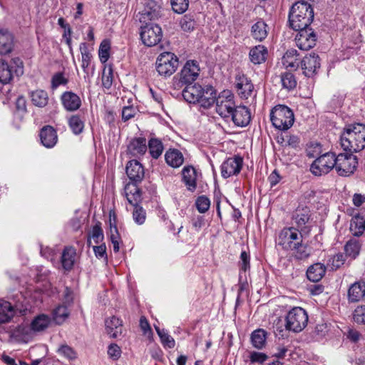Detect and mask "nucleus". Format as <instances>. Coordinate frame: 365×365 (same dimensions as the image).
<instances>
[{"mask_svg": "<svg viewBox=\"0 0 365 365\" xmlns=\"http://www.w3.org/2000/svg\"><path fill=\"white\" fill-rule=\"evenodd\" d=\"M135 114V109L133 106L124 107L122 111V118L124 121L133 118Z\"/></svg>", "mask_w": 365, "mask_h": 365, "instance_id": "338daca9", "label": "nucleus"}, {"mask_svg": "<svg viewBox=\"0 0 365 365\" xmlns=\"http://www.w3.org/2000/svg\"><path fill=\"white\" fill-rule=\"evenodd\" d=\"M183 182L190 191H194L196 188L197 173L192 166L185 167L182 171Z\"/></svg>", "mask_w": 365, "mask_h": 365, "instance_id": "bb28decb", "label": "nucleus"}, {"mask_svg": "<svg viewBox=\"0 0 365 365\" xmlns=\"http://www.w3.org/2000/svg\"><path fill=\"white\" fill-rule=\"evenodd\" d=\"M250 257L246 251H242L240 255V261L239 262L240 271L247 272L250 268Z\"/></svg>", "mask_w": 365, "mask_h": 365, "instance_id": "052dcab7", "label": "nucleus"}, {"mask_svg": "<svg viewBox=\"0 0 365 365\" xmlns=\"http://www.w3.org/2000/svg\"><path fill=\"white\" fill-rule=\"evenodd\" d=\"M216 112L222 118L230 117L235 107L234 96L229 91H222L216 98Z\"/></svg>", "mask_w": 365, "mask_h": 365, "instance_id": "9d476101", "label": "nucleus"}, {"mask_svg": "<svg viewBox=\"0 0 365 365\" xmlns=\"http://www.w3.org/2000/svg\"><path fill=\"white\" fill-rule=\"evenodd\" d=\"M148 147L151 156L155 159L158 158L163 150L161 141L156 138H152L149 140Z\"/></svg>", "mask_w": 365, "mask_h": 365, "instance_id": "a18cd8bd", "label": "nucleus"}, {"mask_svg": "<svg viewBox=\"0 0 365 365\" xmlns=\"http://www.w3.org/2000/svg\"><path fill=\"white\" fill-rule=\"evenodd\" d=\"M300 64L303 74L308 78L313 77L317 74L321 66L319 56L314 53H312L304 56Z\"/></svg>", "mask_w": 365, "mask_h": 365, "instance_id": "ddd939ff", "label": "nucleus"}, {"mask_svg": "<svg viewBox=\"0 0 365 365\" xmlns=\"http://www.w3.org/2000/svg\"><path fill=\"white\" fill-rule=\"evenodd\" d=\"M165 158L166 163L173 168L180 167L184 161L182 153L177 149H170L167 151L165 155Z\"/></svg>", "mask_w": 365, "mask_h": 365, "instance_id": "473e14b6", "label": "nucleus"}, {"mask_svg": "<svg viewBox=\"0 0 365 365\" xmlns=\"http://www.w3.org/2000/svg\"><path fill=\"white\" fill-rule=\"evenodd\" d=\"M296 35L295 41L297 47L304 51L312 48L316 45L317 36L312 29H299Z\"/></svg>", "mask_w": 365, "mask_h": 365, "instance_id": "f8f14e48", "label": "nucleus"}, {"mask_svg": "<svg viewBox=\"0 0 365 365\" xmlns=\"http://www.w3.org/2000/svg\"><path fill=\"white\" fill-rule=\"evenodd\" d=\"M120 348L115 344H112L108 346V354L113 360L118 359L120 356Z\"/></svg>", "mask_w": 365, "mask_h": 365, "instance_id": "69168bd1", "label": "nucleus"}, {"mask_svg": "<svg viewBox=\"0 0 365 365\" xmlns=\"http://www.w3.org/2000/svg\"><path fill=\"white\" fill-rule=\"evenodd\" d=\"M180 26L184 31L190 32L194 30L196 23L194 19L190 16L185 15L180 20Z\"/></svg>", "mask_w": 365, "mask_h": 365, "instance_id": "603ef678", "label": "nucleus"}, {"mask_svg": "<svg viewBox=\"0 0 365 365\" xmlns=\"http://www.w3.org/2000/svg\"><path fill=\"white\" fill-rule=\"evenodd\" d=\"M109 50H110V45L108 42L103 41L101 45L99 48V58L100 60L105 63L108 61L109 58Z\"/></svg>", "mask_w": 365, "mask_h": 365, "instance_id": "4d7b16f0", "label": "nucleus"}, {"mask_svg": "<svg viewBox=\"0 0 365 365\" xmlns=\"http://www.w3.org/2000/svg\"><path fill=\"white\" fill-rule=\"evenodd\" d=\"M341 148L351 153L359 152L365 148V125L355 123L344 128L341 137Z\"/></svg>", "mask_w": 365, "mask_h": 365, "instance_id": "f03ea898", "label": "nucleus"}, {"mask_svg": "<svg viewBox=\"0 0 365 365\" xmlns=\"http://www.w3.org/2000/svg\"><path fill=\"white\" fill-rule=\"evenodd\" d=\"M32 103L37 107L43 108L48 102V93L43 90H36L30 94Z\"/></svg>", "mask_w": 365, "mask_h": 365, "instance_id": "c9c22d12", "label": "nucleus"}, {"mask_svg": "<svg viewBox=\"0 0 365 365\" xmlns=\"http://www.w3.org/2000/svg\"><path fill=\"white\" fill-rule=\"evenodd\" d=\"M140 38L143 43L149 47L157 45L162 38V29L153 24H147L141 27Z\"/></svg>", "mask_w": 365, "mask_h": 365, "instance_id": "9b49d317", "label": "nucleus"}, {"mask_svg": "<svg viewBox=\"0 0 365 365\" xmlns=\"http://www.w3.org/2000/svg\"><path fill=\"white\" fill-rule=\"evenodd\" d=\"M326 267L322 263H315L311 265L307 271V278L312 282H319L324 275Z\"/></svg>", "mask_w": 365, "mask_h": 365, "instance_id": "2f4dec72", "label": "nucleus"}, {"mask_svg": "<svg viewBox=\"0 0 365 365\" xmlns=\"http://www.w3.org/2000/svg\"><path fill=\"white\" fill-rule=\"evenodd\" d=\"M76 256V249L73 247L64 248L61 255V264L63 268L66 271L73 269Z\"/></svg>", "mask_w": 365, "mask_h": 365, "instance_id": "a878e982", "label": "nucleus"}, {"mask_svg": "<svg viewBox=\"0 0 365 365\" xmlns=\"http://www.w3.org/2000/svg\"><path fill=\"white\" fill-rule=\"evenodd\" d=\"M128 150L133 156L143 155L147 151L146 139L145 138L133 139L128 146Z\"/></svg>", "mask_w": 365, "mask_h": 365, "instance_id": "393cba45", "label": "nucleus"}, {"mask_svg": "<svg viewBox=\"0 0 365 365\" xmlns=\"http://www.w3.org/2000/svg\"><path fill=\"white\" fill-rule=\"evenodd\" d=\"M58 351L61 355L65 356L66 358L70 360L74 359L76 357V354L74 351V350L68 345L61 346L58 349Z\"/></svg>", "mask_w": 365, "mask_h": 365, "instance_id": "680f3d73", "label": "nucleus"}, {"mask_svg": "<svg viewBox=\"0 0 365 365\" xmlns=\"http://www.w3.org/2000/svg\"><path fill=\"white\" fill-rule=\"evenodd\" d=\"M243 160L240 156L235 155L225 160L221 165V174L224 178H230L240 173Z\"/></svg>", "mask_w": 365, "mask_h": 365, "instance_id": "4468645a", "label": "nucleus"}, {"mask_svg": "<svg viewBox=\"0 0 365 365\" xmlns=\"http://www.w3.org/2000/svg\"><path fill=\"white\" fill-rule=\"evenodd\" d=\"M314 20V10L310 4L299 1L293 4L289 14V22L294 30L307 29Z\"/></svg>", "mask_w": 365, "mask_h": 365, "instance_id": "7ed1b4c3", "label": "nucleus"}, {"mask_svg": "<svg viewBox=\"0 0 365 365\" xmlns=\"http://www.w3.org/2000/svg\"><path fill=\"white\" fill-rule=\"evenodd\" d=\"M124 190L128 202L131 205L137 203L140 198V190L137 187L136 183L127 184Z\"/></svg>", "mask_w": 365, "mask_h": 365, "instance_id": "4c0bfd02", "label": "nucleus"}, {"mask_svg": "<svg viewBox=\"0 0 365 365\" xmlns=\"http://www.w3.org/2000/svg\"><path fill=\"white\" fill-rule=\"evenodd\" d=\"M321 153V145L318 143H311L307 148V155L309 158H314Z\"/></svg>", "mask_w": 365, "mask_h": 365, "instance_id": "0e129e2a", "label": "nucleus"}, {"mask_svg": "<svg viewBox=\"0 0 365 365\" xmlns=\"http://www.w3.org/2000/svg\"><path fill=\"white\" fill-rule=\"evenodd\" d=\"M105 324L106 332L110 337L116 339L122 335L123 324L120 319L115 317H112L106 320Z\"/></svg>", "mask_w": 365, "mask_h": 365, "instance_id": "412c9836", "label": "nucleus"}, {"mask_svg": "<svg viewBox=\"0 0 365 365\" xmlns=\"http://www.w3.org/2000/svg\"><path fill=\"white\" fill-rule=\"evenodd\" d=\"M365 296V281L361 280L352 284L348 289V299L349 302H359Z\"/></svg>", "mask_w": 365, "mask_h": 365, "instance_id": "5701e85b", "label": "nucleus"}, {"mask_svg": "<svg viewBox=\"0 0 365 365\" xmlns=\"http://www.w3.org/2000/svg\"><path fill=\"white\" fill-rule=\"evenodd\" d=\"M267 25L262 20L257 21L251 28V36L257 41H262L267 36Z\"/></svg>", "mask_w": 365, "mask_h": 365, "instance_id": "7c9ffc66", "label": "nucleus"}, {"mask_svg": "<svg viewBox=\"0 0 365 365\" xmlns=\"http://www.w3.org/2000/svg\"><path fill=\"white\" fill-rule=\"evenodd\" d=\"M173 10L178 14L184 13L188 8V0H170Z\"/></svg>", "mask_w": 365, "mask_h": 365, "instance_id": "864d4df0", "label": "nucleus"}, {"mask_svg": "<svg viewBox=\"0 0 365 365\" xmlns=\"http://www.w3.org/2000/svg\"><path fill=\"white\" fill-rule=\"evenodd\" d=\"M182 89V96L183 98L190 103H197L200 99V93L202 92V87L199 84H187Z\"/></svg>", "mask_w": 365, "mask_h": 365, "instance_id": "aec40b11", "label": "nucleus"}, {"mask_svg": "<svg viewBox=\"0 0 365 365\" xmlns=\"http://www.w3.org/2000/svg\"><path fill=\"white\" fill-rule=\"evenodd\" d=\"M267 334V331L262 329L255 330L251 334V342L253 346L257 349H262L264 347Z\"/></svg>", "mask_w": 365, "mask_h": 365, "instance_id": "e433bc0d", "label": "nucleus"}, {"mask_svg": "<svg viewBox=\"0 0 365 365\" xmlns=\"http://www.w3.org/2000/svg\"><path fill=\"white\" fill-rule=\"evenodd\" d=\"M358 159L351 153H339L336 156L335 170L340 176H349L356 169Z\"/></svg>", "mask_w": 365, "mask_h": 365, "instance_id": "1a4fd4ad", "label": "nucleus"}, {"mask_svg": "<svg viewBox=\"0 0 365 365\" xmlns=\"http://www.w3.org/2000/svg\"><path fill=\"white\" fill-rule=\"evenodd\" d=\"M353 319L358 324H365V305L358 306L354 309Z\"/></svg>", "mask_w": 365, "mask_h": 365, "instance_id": "6e6d98bb", "label": "nucleus"}, {"mask_svg": "<svg viewBox=\"0 0 365 365\" xmlns=\"http://www.w3.org/2000/svg\"><path fill=\"white\" fill-rule=\"evenodd\" d=\"M310 210L306 206H299L293 213L292 220L300 227L304 226L309 220Z\"/></svg>", "mask_w": 365, "mask_h": 365, "instance_id": "c756f323", "label": "nucleus"}, {"mask_svg": "<svg viewBox=\"0 0 365 365\" xmlns=\"http://www.w3.org/2000/svg\"><path fill=\"white\" fill-rule=\"evenodd\" d=\"M14 47V36L7 29H0V54L9 53Z\"/></svg>", "mask_w": 365, "mask_h": 365, "instance_id": "4be33fe9", "label": "nucleus"}, {"mask_svg": "<svg viewBox=\"0 0 365 365\" xmlns=\"http://www.w3.org/2000/svg\"><path fill=\"white\" fill-rule=\"evenodd\" d=\"M50 323V318L45 314L36 317L31 323V327L34 331H43L48 327Z\"/></svg>", "mask_w": 365, "mask_h": 365, "instance_id": "79ce46f5", "label": "nucleus"}, {"mask_svg": "<svg viewBox=\"0 0 365 365\" xmlns=\"http://www.w3.org/2000/svg\"><path fill=\"white\" fill-rule=\"evenodd\" d=\"M282 87L287 90L294 89L297 86V81L293 73L284 72L280 76Z\"/></svg>", "mask_w": 365, "mask_h": 365, "instance_id": "c03bdc74", "label": "nucleus"}, {"mask_svg": "<svg viewBox=\"0 0 365 365\" xmlns=\"http://www.w3.org/2000/svg\"><path fill=\"white\" fill-rule=\"evenodd\" d=\"M113 81V71L111 66H105L102 73V85L106 88H111Z\"/></svg>", "mask_w": 365, "mask_h": 365, "instance_id": "de8ad7c7", "label": "nucleus"}, {"mask_svg": "<svg viewBox=\"0 0 365 365\" xmlns=\"http://www.w3.org/2000/svg\"><path fill=\"white\" fill-rule=\"evenodd\" d=\"M195 206L199 212L205 213L210 207V200L205 195L199 196L196 199Z\"/></svg>", "mask_w": 365, "mask_h": 365, "instance_id": "3c124183", "label": "nucleus"}, {"mask_svg": "<svg viewBox=\"0 0 365 365\" xmlns=\"http://www.w3.org/2000/svg\"><path fill=\"white\" fill-rule=\"evenodd\" d=\"M331 269H337L341 267L345 262V257L342 253L336 254L333 256L331 259L330 260Z\"/></svg>", "mask_w": 365, "mask_h": 365, "instance_id": "e2e57ef3", "label": "nucleus"}, {"mask_svg": "<svg viewBox=\"0 0 365 365\" xmlns=\"http://www.w3.org/2000/svg\"><path fill=\"white\" fill-rule=\"evenodd\" d=\"M200 68L195 61H187L179 75L175 76L173 84L175 89H181L185 85L193 83L199 76Z\"/></svg>", "mask_w": 365, "mask_h": 365, "instance_id": "39448f33", "label": "nucleus"}, {"mask_svg": "<svg viewBox=\"0 0 365 365\" xmlns=\"http://www.w3.org/2000/svg\"><path fill=\"white\" fill-rule=\"evenodd\" d=\"M297 51L294 49L288 50L282 57V64L286 68L297 69L299 66L297 62Z\"/></svg>", "mask_w": 365, "mask_h": 365, "instance_id": "58836bf2", "label": "nucleus"}, {"mask_svg": "<svg viewBox=\"0 0 365 365\" xmlns=\"http://www.w3.org/2000/svg\"><path fill=\"white\" fill-rule=\"evenodd\" d=\"M157 334L160 338L162 344L168 348H173L175 342L174 339L170 336L164 329H160L158 327H155Z\"/></svg>", "mask_w": 365, "mask_h": 365, "instance_id": "09e8293b", "label": "nucleus"}, {"mask_svg": "<svg viewBox=\"0 0 365 365\" xmlns=\"http://www.w3.org/2000/svg\"><path fill=\"white\" fill-rule=\"evenodd\" d=\"M350 231L354 236H361L365 231V219L359 215L354 216L351 220Z\"/></svg>", "mask_w": 365, "mask_h": 365, "instance_id": "f704fd0d", "label": "nucleus"}, {"mask_svg": "<svg viewBox=\"0 0 365 365\" xmlns=\"http://www.w3.org/2000/svg\"><path fill=\"white\" fill-rule=\"evenodd\" d=\"M125 171L129 179L135 183L140 182L145 175L143 165L136 160L128 163Z\"/></svg>", "mask_w": 365, "mask_h": 365, "instance_id": "dca6fc26", "label": "nucleus"}, {"mask_svg": "<svg viewBox=\"0 0 365 365\" xmlns=\"http://www.w3.org/2000/svg\"><path fill=\"white\" fill-rule=\"evenodd\" d=\"M69 312L66 306H58L53 311V318L57 324H61L68 317Z\"/></svg>", "mask_w": 365, "mask_h": 365, "instance_id": "37998d69", "label": "nucleus"}, {"mask_svg": "<svg viewBox=\"0 0 365 365\" xmlns=\"http://www.w3.org/2000/svg\"><path fill=\"white\" fill-rule=\"evenodd\" d=\"M68 81V79L64 77L62 73H56L52 77L51 87L55 89L61 85L67 84Z\"/></svg>", "mask_w": 365, "mask_h": 365, "instance_id": "13d9d810", "label": "nucleus"}, {"mask_svg": "<svg viewBox=\"0 0 365 365\" xmlns=\"http://www.w3.org/2000/svg\"><path fill=\"white\" fill-rule=\"evenodd\" d=\"M235 85L241 98L247 99L253 93L254 86L251 80L243 73L236 76Z\"/></svg>", "mask_w": 365, "mask_h": 365, "instance_id": "2eb2a0df", "label": "nucleus"}, {"mask_svg": "<svg viewBox=\"0 0 365 365\" xmlns=\"http://www.w3.org/2000/svg\"><path fill=\"white\" fill-rule=\"evenodd\" d=\"M140 327L144 335H149L152 334L150 326L145 317H141L140 319Z\"/></svg>", "mask_w": 365, "mask_h": 365, "instance_id": "774afa93", "label": "nucleus"}, {"mask_svg": "<svg viewBox=\"0 0 365 365\" xmlns=\"http://www.w3.org/2000/svg\"><path fill=\"white\" fill-rule=\"evenodd\" d=\"M230 116L234 123L241 127L248 125L251 120L250 110L246 106H235Z\"/></svg>", "mask_w": 365, "mask_h": 365, "instance_id": "f3484780", "label": "nucleus"}, {"mask_svg": "<svg viewBox=\"0 0 365 365\" xmlns=\"http://www.w3.org/2000/svg\"><path fill=\"white\" fill-rule=\"evenodd\" d=\"M15 314L11 304L7 301L0 300V324L9 322Z\"/></svg>", "mask_w": 365, "mask_h": 365, "instance_id": "c85d7f7f", "label": "nucleus"}, {"mask_svg": "<svg viewBox=\"0 0 365 365\" xmlns=\"http://www.w3.org/2000/svg\"><path fill=\"white\" fill-rule=\"evenodd\" d=\"M336 156L335 153L331 152L320 155L312 163L311 173L316 176L329 173L336 167Z\"/></svg>", "mask_w": 365, "mask_h": 365, "instance_id": "6e6552de", "label": "nucleus"}, {"mask_svg": "<svg viewBox=\"0 0 365 365\" xmlns=\"http://www.w3.org/2000/svg\"><path fill=\"white\" fill-rule=\"evenodd\" d=\"M156 71L161 76L168 77L177 70L179 61L178 56L171 52L160 53L156 60Z\"/></svg>", "mask_w": 365, "mask_h": 365, "instance_id": "423d86ee", "label": "nucleus"}, {"mask_svg": "<svg viewBox=\"0 0 365 365\" xmlns=\"http://www.w3.org/2000/svg\"><path fill=\"white\" fill-rule=\"evenodd\" d=\"M270 119L277 129L287 130L292 126L294 115L293 111L287 106L278 105L271 110Z\"/></svg>", "mask_w": 365, "mask_h": 365, "instance_id": "20e7f679", "label": "nucleus"}, {"mask_svg": "<svg viewBox=\"0 0 365 365\" xmlns=\"http://www.w3.org/2000/svg\"><path fill=\"white\" fill-rule=\"evenodd\" d=\"M303 236L294 227L284 228L279 234L277 245L284 250L293 251V255L298 259H304L309 256L306 245L302 243Z\"/></svg>", "mask_w": 365, "mask_h": 365, "instance_id": "f257e3e1", "label": "nucleus"}, {"mask_svg": "<svg viewBox=\"0 0 365 365\" xmlns=\"http://www.w3.org/2000/svg\"><path fill=\"white\" fill-rule=\"evenodd\" d=\"M80 51L82 56L81 67L85 73H87V68L90 64L91 54L89 53L86 43L80 44Z\"/></svg>", "mask_w": 365, "mask_h": 365, "instance_id": "8fccbe9b", "label": "nucleus"}, {"mask_svg": "<svg viewBox=\"0 0 365 365\" xmlns=\"http://www.w3.org/2000/svg\"><path fill=\"white\" fill-rule=\"evenodd\" d=\"M267 49L262 45H258L250 51L249 56L251 62L254 64H260L267 59Z\"/></svg>", "mask_w": 365, "mask_h": 365, "instance_id": "cd10ccee", "label": "nucleus"}, {"mask_svg": "<svg viewBox=\"0 0 365 365\" xmlns=\"http://www.w3.org/2000/svg\"><path fill=\"white\" fill-rule=\"evenodd\" d=\"M147 6L148 8H145L141 12V17L140 19V21L146 20H152L155 19L158 16L157 13V5L153 1H148Z\"/></svg>", "mask_w": 365, "mask_h": 365, "instance_id": "a19ab883", "label": "nucleus"}, {"mask_svg": "<svg viewBox=\"0 0 365 365\" xmlns=\"http://www.w3.org/2000/svg\"><path fill=\"white\" fill-rule=\"evenodd\" d=\"M307 312L301 307H294L287 314L285 327L289 331L297 333L307 327Z\"/></svg>", "mask_w": 365, "mask_h": 365, "instance_id": "0eeeda50", "label": "nucleus"}, {"mask_svg": "<svg viewBox=\"0 0 365 365\" xmlns=\"http://www.w3.org/2000/svg\"><path fill=\"white\" fill-rule=\"evenodd\" d=\"M90 237L93 239L95 244H98L103 240V233L100 225L97 224L93 227Z\"/></svg>", "mask_w": 365, "mask_h": 365, "instance_id": "bf43d9fd", "label": "nucleus"}, {"mask_svg": "<svg viewBox=\"0 0 365 365\" xmlns=\"http://www.w3.org/2000/svg\"><path fill=\"white\" fill-rule=\"evenodd\" d=\"M39 137L43 146L53 148L58 141V135L55 129L51 125L43 126L40 131Z\"/></svg>", "mask_w": 365, "mask_h": 365, "instance_id": "6ab92c4d", "label": "nucleus"}, {"mask_svg": "<svg viewBox=\"0 0 365 365\" xmlns=\"http://www.w3.org/2000/svg\"><path fill=\"white\" fill-rule=\"evenodd\" d=\"M134 221L138 224L142 225L145 222L146 218L145 210L140 206H135L133 212Z\"/></svg>", "mask_w": 365, "mask_h": 365, "instance_id": "5fc2aeb1", "label": "nucleus"}, {"mask_svg": "<svg viewBox=\"0 0 365 365\" xmlns=\"http://www.w3.org/2000/svg\"><path fill=\"white\" fill-rule=\"evenodd\" d=\"M68 125L76 135L81 133L84 128V123L78 115H73L69 118Z\"/></svg>", "mask_w": 365, "mask_h": 365, "instance_id": "49530a36", "label": "nucleus"}, {"mask_svg": "<svg viewBox=\"0 0 365 365\" xmlns=\"http://www.w3.org/2000/svg\"><path fill=\"white\" fill-rule=\"evenodd\" d=\"M12 66L9 65L4 60H0V82L8 83L13 77Z\"/></svg>", "mask_w": 365, "mask_h": 365, "instance_id": "ea45409f", "label": "nucleus"}, {"mask_svg": "<svg viewBox=\"0 0 365 365\" xmlns=\"http://www.w3.org/2000/svg\"><path fill=\"white\" fill-rule=\"evenodd\" d=\"M361 242L359 239H350L344 246L346 255L351 259L356 258L361 251Z\"/></svg>", "mask_w": 365, "mask_h": 365, "instance_id": "72a5a7b5", "label": "nucleus"}, {"mask_svg": "<svg viewBox=\"0 0 365 365\" xmlns=\"http://www.w3.org/2000/svg\"><path fill=\"white\" fill-rule=\"evenodd\" d=\"M61 100L64 108L68 111H76L81 106L80 97L72 91H66L62 93Z\"/></svg>", "mask_w": 365, "mask_h": 365, "instance_id": "a211bd4d", "label": "nucleus"}, {"mask_svg": "<svg viewBox=\"0 0 365 365\" xmlns=\"http://www.w3.org/2000/svg\"><path fill=\"white\" fill-rule=\"evenodd\" d=\"M216 91L212 86H207L202 88V92L200 93V99L198 103L205 108H210L216 101Z\"/></svg>", "mask_w": 365, "mask_h": 365, "instance_id": "b1692460", "label": "nucleus"}]
</instances>
